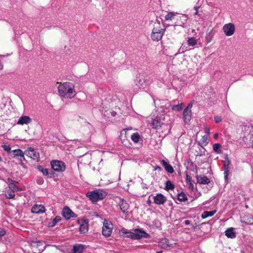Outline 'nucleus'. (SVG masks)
Segmentation results:
<instances>
[{"label": "nucleus", "instance_id": "1", "mask_svg": "<svg viewBox=\"0 0 253 253\" xmlns=\"http://www.w3.org/2000/svg\"><path fill=\"white\" fill-rule=\"evenodd\" d=\"M59 95L64 98H72L76 95L74 84L71 82H65L58 87Z\"/></svg>", "mask_w": 253, "mask_h": 253}, {"label": "nucleus", "instance_id": "2", "mask_svg": "<svg viewBox=\"0 0 253 253\" xmlns=\"http://www.w3.org/2000/svg\"><path fill=\"white\" fill-rule=\"evenodd\" d=\"M165 32V29L162 28L159 23L155 24L152 31L151 38L153 41H160Z\"/></svg>", "mask_w": 253, "mask_h": 253}, {"label": "nucleus", "instance_id": "3", "mask_svg": "<svg viewBox=\"0 0 253 253\" xmlns=\"http://www.w3.org/2000/svg\"><path fill=\"white\" fill-rule=\"evenodd\" d=\"M106 196V194L105 192L96 190L91 191L87 195V196L93 203L96 202L98 200L103 199Z\"/></svg>", "mask_w": 253, "mask_h": 253}, {"label": "nucleus", "instance_id": "4", "mask_svg": "<svg viewBox=\"0 0 253 253\" xmlns=\"http://www.w3.org/2000/svg\"><path fill=\"white\" fill-rule=\"evenodd\" d=\"M113 229V224L111 222L105 219L102 227V234L106 237L111 236Z\"/></svg>", "mask_w": 253, "mask_h": 253}, {"label": "nucleus", "instance_id": "5", "mask_svg": "<svg viewBox=\"0 0 253 253\" xmlns=\"http://www.w3.org/2000/svg\"><path fill=\"white\" fill-rule=\"evenodd\" d=\"M52 169L56 171H63L65 169L64 163L58 160H54L51 162Z\"/></svg>", "mask_w": 253, "mask_h": 253}, {"label": "nucleus", "instance_id": "6", "mask_svg": "<svg viewBox=\"0 0 253 253\" xmlns=\"http://www.w3.org/2000/svg\"><path fill=\"white\" fill-rule=\"evenodd\" d=\"M134 240H139L142 238H149L150 235L144 230L140 228H136L134 230Z\"/></svg>", "mask_w": 253, "mask_h": 253}, {"label": "nucleus", "instance_id": "7", "mask_svg": "<svg viewBox=\"0 0 253 253\" xmlns=\"http://www.w3.org/2000/svg\"><path fill=\"white\" fill-rule=\"evenodd\" d=\"M222 29L225 35L228 37L232 36L235 30L234 25L231 23L225 24Z\"/></svg>", "mask_w": 253, "mask_h": 253}, {"label": "nucleus", "instance_id": "8", "mask_svg": "<svg viewBox=\"0 0 253 253\" xmlns=\"http://www.w3.org/2000/svg\"><path fill=\"white\" fill-rule=\"evenodd\" d=\"M78 223L80 225V232L81 233H85L88 230V221L87 219L80 218L78 220Z\"/></svg>", "mask_w": 253, "mask_h": 253}, {"label": "nucleus", "instance_id": "9", "mask_svg": "<svg viewBox=\"0 0 253 253\" xmlns=\"http://www.w3.org/2000/svg\"><path fill=\"white\" fill-rule=\"evenodd\" d=\"M6 182L8 184L9 190L12 191L13 192L21 191V189L19 188L16 184L18 183V182L14 181L10 178H8L6 181Z\"/></svg>", "mask_w": 253, "mask_h": 253}, {"label": "nucleus", "instance_id": "10", "mask_svg": "<svg viewBox=\"0 0 253 253\" xmlns=\"http://www.w3.org/2000/svg\"><path fill=\"white\" fill-rule=\"evenodd\" d=\"M25 154L32 159L38 161L40 158V154L37 151L31 147L29 148L26 151Z\"/></svg>", "mask_w": 253, "mask_h": 253}, {"label": "nucleus", "instance_id": "11", "mask_svg": "<svg viewBox=\"0 0 253 253\" xmlns=\"http://www.w3.org/2000/svg\"><path fill=\"white\" fill-rule=\"evenodd\" d=\"M176 22L175 25L182 26V27H185L186 23L187 21L188 18L186 15L182 14L180 15H177Z\"/></svg>", "mask_w": 253, "mask_h": 253}, {"label": "nucleus", "instance_id": "12", "mask_svg": "<svg viewBox=\"0 0 253 253\" xmlns=\"http://www.w3.org/2000/svg\"><path fill=\"white\" fill-rule=\"evenodd\" d=\"M62 215L66 219H69L71 217H76L77 214L73 212L68 207L64 208L62 211Z\"/></svg>", "mask_w": 253, "mask_h": 253}, {"label": "nucleus", "instance_id": "13", "mask_svg": "<svg viewBox=\"0 0 253 253\" xmlns=\"http://www.w3.org/2000/svg\"><path fill=\"white\" fill-rule=\"evenodd\" d=\"M167 201L166 197L162 194H157L154 197V202L157 205H163Z\"/></svg>", "mask_w": 253, "mask_h": 253}, {"label": "nucleus", "instance_id": "14", "mask_svg": "<svg viewBox=\"0 0 253 253\" xmlns=\"http://www.w3.org/2000/svg\"><path fill=\"white\" fill-rule=\"evenodd\" d=\"M173 111H180L183 109V103L177 100H174L170 105Z\"/></svg>", "mask_w": 253, "mask_h": 253}, {"label": "nucleus", "instance_id": "15", "mask_svg": "<svg viewBox=\"0 0 253 253\" xmlns=\"http://www.w3.org/2000/svg\"><path fill=\"white\" fill-rule=\"evenodd\" d=\"M134 84L138 88H142L145 85V81L142 76L138 75L134 80Z\"/></svg>", "mask_w": 253, "mask_h": 253}, {"label": "nucleus", "instance_id": "16", "mask_svg": "<svg viewBox=\"0 0 253 253\" xmlns=\"http://www.w3.org/2000/svg\"><path fill=\"white\" fill-rule=\"evenodd\" d=\"M31 211L37 214L44 213L45 211V208L42 205H35L32 208Z\"/></svg>", "mask_w": 253, "mask_h": 253}, {"label": "nucleus", "instance_id": "17", "mask_svg": "<svg viewBox=\"0 0 253 253\" xmlns=\"http://www.w3.org/2000/svg\"><path fill=\"white\" fill-rule=\"evenodd\" d=\"M32 122V119L29 116H22L19 118L17 123L20 125H28Z\"/></svg>", "mask_w": 253, "mask_h": 253}, {"label": "nucleus", "instance_id": "18", "mask_svg": "<svg viewBox=\"0 0 253 253\" xmlns=\"http://www.w3.org/2000/svg\"><path fill=\"white\" fill-rule=\"evenodd\" d=\"M121 233V235L125 238H128L134 240V234L133 232L128 231L124 228L122 229L120 231Z\"/></svg>", "mask_w": 253, "mask_h": 253}, {"label": "nucleus", "instance_id": "19", "mask_svg": "<svg viewBox=\"0 0 253 253\" xmlns=\"http://www.w3.org/2000/svg\"><path fill=\"white\" fill-rule=\"evenodd\" d=\"M120 207L122 211L124 213L128 212V210L129 209V205L128 203L125 201L124 199H122L120 203Z\"/></svg>", "mask_w": 253, "mask_h": 253}, {"label": "nucleus", "instance_id": "20", "mask_svg": "<svg viewBox=\"0 0 253 253\" xmlns=\"http://www.w3.org/2000/svg\"><path fill=\"white\" fill-rule=\"evenodd\" d=\"M230 162L228 158H227V161L224 162V179L225 180H227L228 176L230 171L229 168Z\"/></svg>", "mask_w": 253, "mask_h": 253}, {"label": "nucleus", "instance_id": "21", "mask_svg": "<svg viewBox=\"0 0 253 253\" xmlns=\"http://www.w3.org/2000/svg\"><path fill=\"white\" fill-rule=\"evenodd\" d=\"M159 116L158 115L157 117ZM163 124V123L161 122L160 119H158V117H156V119H153L151 123V126L152 127L156 129H158Z\"/></svg>", "mask_w": 253, "mask_h": 253}, {"label": "nucleus", "instance_id": "22", "mask_svg": "<svg viewBox=\"0 0 253 253\" xmlns=\"http://www.w3.org/2000/svg\"><path fill=\"white\" fill-rule=\"evenodd\" d=\"M224 233L228 238L234 239L236 236V233L233 227L228 228Z\"/></svg>", "mask_w": 253, "mask_h": 253}, {"label": "nucleus", "instance_id": "23", "mask_svg": "<svg viewBox=\"0 0 253 253\" xmlns=\"http://www.w3.org/2000/svg\"><path fill=\"white\" fill-rule=\"evenodd\" d=\"M197 182L201 184H207L210 182V179L206 176L197 175Z\"/></svg>", "mask_w": 253, "mask_h": 253}, {"label": "nucleus", "instance_id": "24", "mask_svg": "<svg viewBox=\"0 0 253 253\" xmlns=\"http://www.w3.org/2000/svg\"><path fill=\"white\" fill-rule=\"evenodd\" d=\"M184 166L187 169L194 171L196 169V165L191 160H187L184 162Z\"/></svg>", "mask_w": 253, "mask_h": 253}, {"label": "nucleus", "instance_id": "25", "mask_svg": "<svg viewBox=\"0 0 253 253\" xmlns=\"http://www.w3.org/2000/svg\"><path fill=\"white\" fill-rule=\"evenodd\" d=\"M192 113L191 111H188L187 109H184L183 113V118L184 121L187 123L191 119Z\"/></svg>", "mask_w": 253, "mask_h": 253}, {"label": "nucleus", "instance_id": "26", "mask_svg": "<svg viewBox=\"0 0 253 253\" xmlns=\"http://www.w3.org/2000/svg\"><path fill=\"white\" fill-rule=\"evenodd\" d=\"M161 163L167 171L170 173H172L174 172V169L172 167L168 162L163 160Z\"/></svg>", "mask_w": 253, "mask_h": 253}, {"label": "nucleus", "instance_id": "27", "mask_svg": "<svg viewBox=\"0 0 253 253\" xmlns=\"http://www.w3.org/2000/svg\"><path fill=\"white\" fill-rule=\"evenodd\" d=\"M84 247L81 244H76L73 246L72 253H83Z\"/></svg>", "mask_w": 253, "mask_h": 253}, {"label": "nucleus", "instance_id": "28", "mask_svg": "<svg viewBox=\"0 0 253 253\" xmlns=\"http://www.w3.org/2000/svg\"><path fill=\"white\" fill-rule=\"evenodd\" d=\"M244 222L247 224L252 225L253 224V215L251 214H248L243 217Z\"/></svg>", "mask_w": 253, "mask_h": 253}, {"label": "nucleus", "instance_id": "29", "mask_svg": "<svg viewBox=\"0 0 253 253\" xmlns=\"http://www.w3.org/2000/svg\"><path fill=\"white\" fill-rule=\"evenodd\" d=\"M215 212L216 211H205L202 213L201 215V217L203 219H205L208 217L212 216L215 213Z\"/></svg>", "mask_w": 253, "mask_h": 253}, {"label": "nucleus", "instance_id": "30", "mask_svg": "<svg viewBox=\"0 0 253 253\" xmlns=\"http://www.w3.org/2000/svg\"><path fill=\"white\" fill-rule=\"evenodd\" d=\"M177 15V13L174 12H169L165 16V19L166 21L172 20Z\"/></svg>", "mask_w": 253, "mask_h": 253}, {"label": "nucleus", "instance_id": "31", "mask_svg": "<svg viewBox=\"0 0 253 253\" xmlns=\"http://www.w3.org/2000/svg\"><path fill=\"white\" fill-rule=\"evenodd\" d=\"M61 218L60 216H56L49 223V227H54L58 222L60 221Z\"/></svg>", "mask_w": 253, "mask_h": 253}, {"label": "nucleus", "instance_id": "32", "mask_svg": "<svg viewBox=\"0 0 253 253\" xmlns=\"http://www.w3.org/2000/svg\"><path fill=\"white\" fill-rule=\"evenodd\" d=\"M187 42L189 46H194L197 44V40L193 37L189 38L188 39Z\"/></svg>", "mask_w": 253, "mask_h": 253}, {"label": "nucleus", "instance_id": "33", "mask_svg": "<svg viewBox=\"0 0 253 253\" xmlns=\"http://www.w3.org/2000/svg\"><path fill=\"white\" fill-rule=\"evenodd\" d=\"M253 129V126L251 124H247L242 126V131L245 133H249L250 129Z\"/></svg>", "mask_w": 253, "mask_h": 253}, {"label": "nucleus", "instance_id": "34", "mask_svg": "<svg viewBox=\"0 0 253 253\" xmlns=\"http://www.w3.org/2000/svg\"><path fill=\"white\" fill-rule=\"evenodd\" d=\"M186 182L189 184V188L192 190H193L194 188L193 182L191 177L187 173L186 174Z\"/></svg>", "mask_w": 253, "mask_h": 253}, {"label": "nucleus", "instance_id": "35", "mask_svg": "<svg viewBox=\"0 0 253 253\" xmlns=\"http://www.w3.org/2000/svg\"><path fill=\"white\" fill-rule=\"evenodd\" d=\"M174 188V185L170 180H168L166 181L165 183V189L166 190H173Z\"/></svg>", "mask_w": 253, "mask_h": 253}, {"label": "nucleus", "instance_id": "36", "mask_svg": "<svg viewBox=\"0 0 253 253\" xmlns=\"http://www.w3.org/2000/svg\"><path fill=\"white\" fill-rule=\"evenodd\" d=\"M131 139L134 143H138L140 139V136L138 133H133L131 136Z\"/></svg>", "mask_w": 253, "mask_h": 253}, {"label": "nucleus", "instance_id": "37", "mask_svg": "<svg viewBox=\"0 0 253 253\" xmlns=\"http://www.w3.org/2000/svg\"><path fill=\"white\" fill-rule=\"evenodd\" d=\"M14 193L11 190H6L5 191V195L7 199H13L15 196Z\"/></svg>", "mask_w": 253, "mask_h": 253}, {"label": "nucleus", "instance_id": "38", "mask_svg": "<svg viewBox=\"0 0 253 253\" xmlns=\"http://www.w3.org/2000/svg\"><path fill=\"white\" fill-rule=\"evenodd\" d=\"M177 199L180 202H185L187 200V198L184 192H181L178 194Z\"/></svg>", "mask_w": 253, "mask_h": 253}, {"label": "nucleus", "instance_id": "39", "mask_svg": "<svg viewBox=\"0 0 253 253\" xmlns=\"http://www.w3.org/2000/svg\"><path fill=\"white\" fill-rule=\"evenodd\" d=\"M38 169L41 171L42 174L44 176H47L48 174V170L46 168H44L42 166H39L38 167Z\"/></svg>", "mask_w": 253, "mask_h": 253}, {"label": "nucleus", "instance_id": "40", "mask_svg": "<svg viewBox=\"0 0 253 253\" xmlns=\"http://www.w3.org/2000/svg\"><path fill=\"white\" fill-rule=\"evenodd\" d=\"M213 151L217 154L221 152V145L219 143H215L213 145Z\"/></svg>", "mask_w": 253, "mask_h": 253}, {"label": "nucleus", "instance_id": "41", "mask_svg": "<svg viewBox=\"0 0 253 253\" xmlns=\"http://www.w3.org/2000/svg\"><path fill=\"white\" fill-rule=\"evenodd\" d=\"M200 144L201 145L206 146L208 144V135H204L200 140Z\"/></svg>", "mask_w": 253, "mask_h": 253}, {"label": "nucleus", "instance_id": "42", "mask_svg": "<svg viewBox=\"0 0 253 253\" xmlns=\"http://www.w3.org/2000/svg\"><path fill=\"white\" fill-rule=\"evenodd\" d=\"M13 157H19L23 153L22 151L20 149H15L13 150Z\"/></svg>", "mask_w": 253, "mask_h": 253}, {"label": "nucleus", "instance_id": "43", "mask_svg": "<svg viewBox=\"0 0 253 253\" xmlns=\"http://www.w3.org/2000/svg\"><path fill=\"white\" fill-rule=\"evenodd\" d=\"M42 244V242L40 241H33L32 242V245L33 246H40L41 244Z\"/></svg>", "mask_w": 253, "mask_h": 253}, {"label": "nucleus", "instance_id": "44", "mask_svg": "<svg viewBox=\"0 0 253 253\" xmlns=\"http://www.w3.org/2000/svg\"><path fill=\"white\" fill-rule=\"evenodd\" d=\"M2 147L4 149V151L7 152H9L11 150V147L9 145H3L2 146Z\"/></svg>", "mask_w": 253, "mask_h": 253}, {"label": "nucleus", "instance_id": "45", "mask_svg": "<svg viewBox=\"0 0 253 253\" xmlns=\"http://www.w3.org/2000/svg\"><path fill=\"white\" fill-rule=\"evenodd\" d=\"M214 121L216 123H220L222 121V118L220 116H215L214 118Z\"/></svg>", "mask_w": 253, "mask_h": 253}, {"label": "nucleus", "instance_id": "46", "mask_svg": "<svg viewBox=\"0 0 253 253\" xmlns=\"http://www.w3.org/2000/svg\"><path fill=\"white\" fill-rule=\"evenodd\" d=\"M167 108H165L163 106H161L159 109H158V110H160L159 111V112H162L163 113H165L167 112Z\"/></svg>", "mask_w": 253, "mask_h": 253}, {"label": "nucleus", "instance_id": "47", "mask_svg": "<svg viewBox=\"0 0 253 253\" xmlns=\"http://www.w3.org/2000/svg\"><path fill=\"white\" fill-rule=\"evenodd\" d=\"M18 159L19 161H20L21 162H22L23 161L25 160V158H24V154L23 153V152L22 153L21 155H20L19 157H18Z\"/></svg>", "mask_w": 253, "mask_h": 253}, {"label": "nucleus", "instance_id": "48", "mask_svg": "<svg viewBox=\"0 0 253 253\" xmlns=\"http://www.w3.org/2000/svg\"><path fill=\"white\" fill-rule=\"evenodd\" d=\"M37 182L39 184L41 185L43 184L44 180L42 178H39L37 179Z\"/></svg>", "mask_w": 253, "mask_h": 253}, {"label": "nucleus", "instance_id": "49", "mask_svg": "<svg viewBox=\"0 0 253 253\" xmlns=\"http://www.w3.org/2000/svg\"><path fill=\"white\" fill-rule=\"evenodd\" d=\"M6 234L5 231L3 229H0V237L4 236Z\"/></svg>", "mask_w": 253, "mask_h": 253}, {"label": "nucleus", "instance_id": "50", "mask_svg": "<svg viewBox=\"0 0 253 253\" xmlns=\"http://www.w3.org/2000/svg\"><path fill=\"white\" fill-rule=\"evenodd\" d=\"M200 8L199 6H195L194 7V10H195V12L194 13V15H198V9Z\"/></svg>", "mask_w": 253, "mask_h": 253}, {"label": "nucleus", "instance_id": "51", "mask_svg": "<svg viewBox=\"0 0 253 253\" xmlns=\"http://www.w3.org/2000/svg\"><path fill=\"white\" fill-rule=\"evenodd\" d=\"M205 133H206L208 135L210 134V129L209 127H206L204 129Z\"/></svg>", "mask_w": 253, "mask_h": 253}, {"label": "nucleus", "instance_id": "52", "mask_svg": "<svg viewBox=\"0 0 253 253\" xmlns=\"http://www.w3.org/2000/svg\"><path fill=\"white\" fill-rule=\"evenodd\" d=\"M192 105L191 104H189L187 107L185 109H187L188 111H191L190 109L191 108Z\"/></svg>", "mask_w": 253, "mask_h": 253}, {"label": "nucleus", "instance_id": "53", "mask_svg": "<svg viewBox=\"0 0 253 253\" xmlns=\"http://www.w3.org/2000/svg\"><path fill=\"white\" fill-rule=\"evenodd\" d=\"M190 222L188 220H186L184 221V224L186 225H189L190 224Z\"/></svg>", "mask_w": 253, "mask_h": 253}, {"label": "nucleus", "instance_id": "54", "mask_svg": "<svg viewBox=\"0 0 253 253\" xmlns=\"http://www.w3.org/2000/svg\"><path fill=\"white\" fill-rule=\"evenodd\" d=\"M218 137V134L217 133H216L213 135V138L214 139H217Z\"/></svg>", "mask_w": 253, "mask_h": 253}, {"label": "nucleus", "instance_id": "55", "mask_svg": "<svg viewBox=\"0 0 253 253\" xmlns=\"http://www.w3.org/2000/svg\"><path fill=\"white\" fill-rule=\"evenodd\" d=\"M155 170H161V167H159V166H157L155 168Z\"/></svg>", "mask_w": 253, "mask_h": 253}, {"label": "nucleus", "instance_id": "56", "mask_svg": "<svg viewBox=\"0 0 253 253\" xmlns=\"http://www.w3.org/2000/svg\"><path fill=\"white\" fill-rule=\"evenodd\" d=\"M112 116H115V114H116V113L115 112H112Z\"/></svg>", "mask_w": 253, "mask_h": 253}, {"label": "nucleus", "instance_id": "57", "mask_svg": "<svg viewBox=\"0 0 253 253\" xmlns=\"http://www.w3.org/2000/svg\"><path fill=\"white\" fill-rule=\"evenodd\" d=\"M184 47H185V44L184 43H182L181 47L183 49L184 48Z\"/></svg>", "mask_w": 253, "mask_h": 253}, {"label": "nucleus", "instance_id": "58", "mask_svg": "<svg viewBox=\"0 0 253 253\" xmlns=\"http://www.w3.org/2000/svg\"><path fill=\"white\" fill-rule=\"evenodd\" d=\"M157 253H163L162 251L157 252Z\"/></svg>", "mask_w": 253, "mask_h": 253}, {"label": "nucleus", "instance_id": "59", "mask_svg": "<svg viewBox=\"0 0 253 253\" xmlns=\"http://www.w3.org/2000/svg\"><path fill=\"white\" fill-rule=\"evenodd\" d=\"M168 242V240L167 239L165 240V243H167Z\"/></svg>", "mask_w": 253, "mask_h": 253}, {"label": "nucleus", "instance_id": "60", "mask_svg": "<svg viewBox=\"0 0 253 253\" xmlns=\"http://www.w3.org/2000/svg\"><path fill=\"white\" fill-rule=\"evenodd\" d=\"M2 161V159L1 158V157H0V161Z\"/></svg>", "mask_w": 253, "mask_h": 253}, {"label": "nucleus", "instance_id": "61", "mask_svg": "<svg viewBox=\"0 0 253 253\" xmlns=\"http://www.w3.org/2000/svg\"><path fill=\"white\" fill-rule=\"evenodd\" d=\"M252 146L253 147V141H252Z\"/></svg>", "mask_w": 253, "mask_h": 253}]
</instances>
